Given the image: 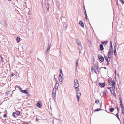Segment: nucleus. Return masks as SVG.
Listing matches in <instances>:
<instances>
[{
	"mask_svg": "<svg viewBox=\"0 0 124 124\" xmlns=\"http://www.w3.org/2000/svg\"><path fill=\"white\" fill-rule=\"evenodd\" d=\"M74 87L76 89V90L77 92H78L79 90V89L78 88L79 84H78V81L77 80L75 79L74 80Z\"/></svg>",
	"mask_w": 124,
	"mask_h": 124,
	"instance_id": "obj_1",
	"label": "nucleus"
},
{
	"mask_svg": "<svg viewBox=\"0 0 124 124\" xmlns=\"http://www.w3.org/2000/svg\"><path fill=\"white\" fill-rule=\"evenodd\" d=\"M91 70L92 74H93L94 73L97 74V72L99 73L98 68H94L93 66H92L91 68Z\"/></svg>",
	"mask_w": 124,
	"mask_h": 124,
	"instance_id": "obj_2",
	"label": "nucleus"
},
{
	"mask_svg": "<svg viewBox=\"0 0 124 124\" xmlns=\"http://www.w3.org/2000/svg\"><path fill=\"white\" fill-rule=\"evenodd\" d=\"M20 91L21 92L24 93L25 94H27L26 96L27 97H28L29 96V95H28L29 94V93L27 91V89H26L24 90H22V89L20 87L19 88Z\"/></svg>",
	"mask_w": 124,
	"mask_h": 124,
	"instance_id": "obj_3",
	"label": "nucleus"
},
{
	"mask_svg": "<svg viewBox=\"0 0 124 124\" xmlns=\"http://www.w3.org/2000/svg\"><path fill=\"white\" fill-rule=\"evenodd\" d=\"M58 81H57L56 82V83L55 84V85L54 88L53 90V92L54 91V92H56L57 89L58 88Z\"/></svg>",
	"mask_w": 124,
	"mask_h": 124,
	"instance_id": "obj_4",
	"label": "nucleus"
},
{
	"mask_svg": "<svg viewBox=\"0 0 124 124\" xmlns=\"http://www.w3.org/2000/svg\"><path fill=\"white\" fill-rule=\"evenodd\" d=\"M78 44L79 45L78 48L79 50V53H80L83 48L82 46V44L80 42V41H78Z\"/></svg>",
	"mask_w": 124,
	"mask_h": 124,
	"instance_id": "obj_5",
	"label": "nucleus"
},
{
	"mask_svg": "<svg viewBox=\"0 0 124 124\" xmlns=\"http://www.w3.org/2000/svg\"><path fill=\"white\" fill-rule=\"evenodd\" d=\"M109 84L110 85L112 86V87L114 88V89H115V84H116V83L114 80L112 81H110L109 82Z\"/></svg>",
	"mask_w": 124,
	"mask_h": 124,
	"instance_id": "obj_6",
	"label": "nucleus"
},
{
	"mask_svg": "<svg viewBox=\"0 0 124 124\" xmlns=\"http://www.w3.org/2000/svg\"><path fill=\"white\" fill-rule=\"evenodd\" d=\"M98 58L100 61L101 62H103L104 60V58L102 56L98 54Z\"/></svg>",
	"mask_w": 124,
	"mask_h": 124,
	"instance_id": "obj_7",
	"label": "nucleus"
},
{
	"mask_svg": "<svg viewBox=\"0 0 124 124\" xmlns=\"http://www.w3.org/2000/svg\"><path fill=\"white\" fill-rule=\"evenodd\" d=\"M99 85L101 87H103L105 86L106 84L105 82L103 83L99 82Z\"/></svg>",
	"mask_w": 124,
	"mask_h": 124,
	"instance_id": "obj_8",
	"label": "nucleus"
},
{
	"mask_svg": "<svg viewBox=\"0 0 124 124\" xmlns=\"http://www.w3.org/2000/svg\"><path fill=\"white\" fill-rule=\"evenodd\" d=\"M115 45L114 46V54L116 55V43H115Z\"/></svg>",
	"mask_w": 124,
	"mask_h": 124,
	"instance_id": "obj_9",
	"label": "nucleus"
},
{
	"mask_svg": "<svg viewBox=\"0 0 124 124\" xmlns=\"http://www.w3.org/2000/svg\"><path fill=\"white\" fill-rule=\"evenodd\" d=\"M36 105L39 108H40L42 106L41 102H39V101H38V102L36 104Z\"/></svg>",
	"mask_w": 124,
	"mask_h": 124,
	"instance_id": "obj_10",
	"label": "nucleus"
},
{
	"mask_svg": "<svg viewBox=\"0 0 124 124\" xmlns=\"http://www.w3.org/2000/svg\"><path fill=\"white\" fill-rule=\"evenodd\" d=\"M114 89H112L110 90V91L111 94H112L115 97L116 96V95L114 91Z\"/></svg>",
	"mask_w": 124,
	"mask_h": 124,
	"instance_id": "obj_11",
	"label": "nucleus"
},
{
	"mask_svg": "<svg viewBox=\"0 0 124 124\" xmlns=\"http://www.w3.org/2000/svg\"><path fill=\"white\" fill-rule=\"evenodd\" d=\"M79 24L81 27H84V24L83 21H80L79 23Z\"/></svg>",
	"mask_w": 124,
	"mask_h": 124,
	"instance_id": "obj_12",
	"label": "nucleus"
},
{
	"mask_svg": "<svg viewBox=\"0 0 124 124\" xmlns=\"http://www.w3.org/2000/svg\"><path fill=\"white\" fill-rule=\"evenodd\" d=\"M63 75H62V76L60 77H59V81L60 82H62V81L63 80Z\"/></svg>",
	"mask_w": 124,
	"mask_h": 124,
	"instance_id": "obj_13",
	"label": "nucleus"
},
{
	"mask_svg": "<svg viewBox=\"0 0 124 124\" xmlns=\"http://www.w3.org/2000/svg\"><path fill=\"white\" fill-rule=\"evenodd\" d=\"M108 42V41H102L101 42L102 44H103L104 45H106Z\"/></svg>",
	"mask_w": 124,
	"mask_h": 124,
	"instance_id": "obj_14",
	"label": "nucleus"
},
{
	"mask_svg": "<svg viewBox=\"0 0 124 124\" xmlns=\"http://www.w3.org/2000/svg\"><path fill=\"white\" fill-rule=\"evenodd\" d=\"M51 45L49 43L48 44L47 46V48L46 50V52H47V53H48V51L50 49V48L51 47Z\"/></svg>",
	"mask_w": 124,
	"mask_h": 124,
	"instance_id": "obj_15",
	"label": "nucleus"
},
{
	"mask_svg": "<svg viewBox=\"0 0 124 124\" xmlns=\"http://www.w3.org/2000/svg\"><path fill=\"white\" fill-rule=\"evenodd\" d=\"M99 46L101 50L102 51L104 49V47L102 44H100Z\"/></svg>",
	"mask_w": 124,
	"mask_h": 124,
	"instance_id": "obj_16",
	"label": "nucleus"
},
{
	"mask_svg": "<svg viewBox=\"0 0 124 124\" xmlns=\"http://www.w3.org/2000/svg\"><path fill=\"white\" fill-rule=\"evenodd\" d=\"M56 92H54H54H52V96L54 99L56 95Z\"/></svg>",
	"mask_w": 124,
	"mask_h": 124,
	"instance_id": "obj_17",
	"label": "nucleus"
},
{
	"mask_svg": "<svg viewBox=\"0 0 124 124\" xmlns=\"http://www.w3.org/2000/svg\"><path fill=\"white\" fill-rule=\"evenodd\" d=\"M113 50H111L109 49V51L108 52V54H113Z\"/></svg>",
	"mask_w": 124,
	"mask_h": 124,
	"instance_id": "obj_18",
	"label": "nucleus"
},
{
	"mask_svg": "<svg viewBox=\"0 0 124 124\" xmlns=\"http://www.w3.org/2000/svg\"><path fill=\"white\" fill-rule=\"evenodd\" d=\"M78 60H76V68H77L78 67Z\"/></svg>",
	"mask_w": 124,
	"mask_h": 124,
	"instance_id": "obj_19",
	"label": "nucleus"
},
{
	"mask_svg": "<svg viewBox=\"0 0 124 124\" xmlns=\"http://www.w3.org/2000/svg\"><path fill=\"white\" fill-rule=\"evenodd\" d=\"M114 110V108H109V111L111 112H112Z\"/></svg>",
	"mask_w": 124,
	"mask_h": 124,
	"instance_id": "obj_20",
	"label": "nucleus"
},
{
	"mask_svg": "<svg viewBox=\"0 0 124 124\" xmlns=\"http://www.w3.org/2000/svg\"><path fill=\"white\" fill-rule=\"evenodd\" d=\"M119 99L120 102V105H121V104H122V99L121 96L119 97Z\"/></svg>",
	"mask_w": 124,
	"mask_h": 124,
	"instance_id": "obj_21",
	"label": "nucleus"
},
{
	"mask_svg": "<svg viewBox=\"0 0 124 124\" xmlns=\"http://www.w3.org/2000/svg\"><path fill=\"white\" fill-rule=\"evenodd\" d=\"M15 113L17 115L19 116L20 115V112L18 111H16Z\"/></svg>",
	"mask_w": 124,
	"mask_h": 124,
	"instance_id": "obj_22",
	"label": "nucleus"
},
{
	"mask_svg": "<svg viewBox=\"0 0 124 124\" xmlns=\"http://www.w3.org/2000/svg\"><path fill=\"white\" fill-rule=\"evenodd\" d=\"M20 38L19 37H17V38H16V40L17 42H19L20 41Z\"/></svg>",
	"mask_w": 124,
	"mask_h": 124,
	"instance_id": "obj_23",
	"label": "nucleus"
},
{
	"mask_svg": "<svg viewBox=\"0 0 124 124\" xmlns=\"http://www.w3.org/2000/svg\"><path fill=\"white\" fill-rule=\"evenodd\" d=\"M46 6L47 8H49V3H47L46 4Z\"/></svg>",
	"mask_w": 124,
	"mask_h": 124,
	"instance_id": "obj_24",
	"label": "nucleus"
},
{
	"mask_svg": "<svg viewBox=\"0 0 124 124\" xmlns=\"http://www.w3.org/2000/svg\"><path fill=\"white\" fill-rule=\"evenodd\" d=\"M101 110V109L100 108H97V109H96L94 111L95 112H96V111H100Z\"/></svg>",
	"mask_w": 124,
	"mask_h": 124,
	"instance_id": "obj_25",
	"label": "nucleus"
},
{
	"mask_svg": "<svg viewBox=\"0 0 124 124\" xmlns=\"http://www.w3.org/2000/svg\"><path fill=\"white\" fill-rule=\"evenodd\" d=\"M16 114V113L15 112H13L12 113V116L13 117H14L15 118H16V116L15 115V114Z\"/></svg>",
	"mask_w": 124,
	"mask_h": 124,
	"instance_id": "obj_26",
	"label": "nucleus"
},
{
	"mask_svg": "<svg viewBox=\"0 0 124 124\" xmlns=\"http://www.w3.org/2000/svg\"><path fill=\"white\" fill-rule=\"evenodd\" d=\"M121 106V108L122 110L124 109V107L123 104L120 105Z\"/></svg>",
	"mask_w": 124,
	"mask_h": 124,
	"instance_id": "obj_27",
	"label": "nucleus"
},
{
	"mask_svg": "<svg viewBox=\"0 0 124 124\" xmlns=\"http://www.w3.org/2000/svg\"><path fill=\"white\" fill-rule=\"evenodd\" d=\"M119 112H118L116 115V116L117 117L118 119L120 120L119 118V115H118Z\"/></svg>",
	"mask_w": 124,
	"mask_h": 124,
	"instance_id": "obj_28",
	"label": "nucleus"
},
{
	"mask_svg": "<svg viewBox=\"0 0 124 124\" xmlns=\"http://www.w3.org/2000/svg\"><path fill=\"white\" fill-rule=\"evenodd\" d=\"M80 97V96L77 95V100L78 101H79V98Z\"/></svg>",
	"mask_w": 124,
	"mask_h": 124,
	"instance_id": "obj_29",
	"label": "nucleus"
},
{
	"mask_svg": "<svg viewBox=\"0 0 124 124\" xmlns=\"http://www.w3.org/2000/svg\"><path fill=\"white\" fill-rule=\"evenodd\" d=\"M104 57L105 59L106 60L107 62L109 61L107 57L106 56H105V55H104Z\"/></svg>",
	"mask_w": 124,
	"mask_h": 124,
	"instance_id": "obj_30",
	"label": "nucleus"
},
{
	"mask_svg": "<svg viewBox=\"0 0 124 124\" xmlns=\"http://www.w3.org/2000/svg\"><path fill=\"white\" fill-rule=\"evenodd\" d=\"M107 93V92L106 91H104L103 92V95L105 96H106Z\"/></svg>",
	"mask_w": 124,
	"mask_h": 124,
	"instance_id": "obj_31",
	"label": "nucleus"
},
{
	"mask_svg": "<svg viewBox=\"0 0 124 124\" xmlns=\"http://www.w3.org/2000/svg\"><path fill=\"white\" fill-rule=\"evenodd\" d=\"M9 93V91H8L5 92V94L7 95Z\"/></svg>",
	"mask_w": 124,
	"mask_h": 124,
	"instance_id": "obj_32",
	"label": "nucleus"
},
{
	"mask_svg": "<svg viewBox=\"0 0 124 124\" xmlns=\"http://www.w3.org/2000/svg\"><path fill=\"white\" fill-rule=\"evenodd\" d=\"M77 95H78L79 96H80L81 95V93L80 92H78L77 93Z\"/></svg>",
	"mask_w": 124,
	"mask_h": 124,
	"instance_id": "obj_33",
	"label": "nucleus"
},
{
	"mask_svg": "<svg viewBox=\"0 0 124 124\" xmlns=\"http://www.w3.org/2000/svg\"><path fill=\"white\" fill-rule=\"evenodd\" d=\"M60 73L62 75H63V74L62 73V71L61 69H60Z\"/></svg>",
	"mask_w": 124,
	"mask_h": 124,
	"instance_id": "obj_34",
	"label": "nucleus"
},
{
	"mask_svg": "<svg viewBox=\"0 0 124 124\" xmlns=\"http://www.w3.org/2000/svg\"><path fill=\"white\" fill-rule=\"evenodd\" d=\"M98 68V67L97 66V64H95L94 65V68Z\"/></svg>",
	"mask_w": 124,
	"mask_h": 124,
	"instance_id": "obj_35",
	"label": "nucleus"
},
{
	"mask_svg": "<svg viewBox=\"0 0 124 124\" xmlns=\"http://www.w3.org/2000/svg\"><path fill=\"white\" fill-rule=\"evenodd\" d=\"M111 55H112V54H108V58H111Z\"/></svg>",
	"mask_w": 124,
	"mask_h": 124,
	"instance_id": "obj_36",
	"label": "nucleus"
},
{
	"mask_svg": "<svg viewBox=\"0 0 124 124\" xmlns=\"http://www.w3.org/2000/svg\"><path fill=\"white\" fill-rule=\"evenodd\" d=\"M107 88H108L110 90H110H111L112 89H114V88H113L112 87H108Z\"/></svg>",
	"mask_w": 124,
	"mask_h": 124,
	"instance_id": "obj_37",
	"label": "nucleus"
},
{
	"mask_svg": "<svg viewBox=\"0 0 124 124\" xmlns=\"http://www.w3.org/2000/svg\"><path fill=\"white\" fill-rule=\"evenodd\" d=\"M97 102H99V100H96L95 101V103H97V104H98L97 103Z\"/></svg>",
	"mask_w": 124,
	"mask_h": 124,
	"instance_id": "obj_38",
	"label": "nucleus"
},
{
	"mask_svg": "<svg viewBox=\"0 0 124 124\" xmlns=\"http://www.w3.org/2000/svg\"><path fill=\"white\" fill-rule=\"evenodd\" d=\"M121 3L123 4H124V0H120Z\"/></svg>",
	"mask_w": 124,
	"mask_h": 124,
	"instance_id": "obj_39",
	"label": "nucleus"
},
{
	"mask_svg": "<svg viewBox=\"0 0 124 124\" xmlns=\"http://www.w3.org/2000/svg\"><path fill=\"white\" fill-rule=\"evenodd\" d=\"M110 48L109 49H111V50H113V46H112V45H110Z\"/></svg>",
	"mask_w": 124,
	"mask_h": 124,
	"instance_id": "obj_40",
	"label": "nucleus"
},
{
	"mask_svg": "<svg viewBox=\"0 0 124 124\" xmlns=\"http://www.w3.org/2000/svg\"><path fill=\"white\" fill-rule=\"evenodd\" d=\"M14 75V74L13 73H12L10 75V77H12Z\"/></svg>",
	"mask_w": 124,
	"mask_h": 124,
	"instance_id": "obj_41",
	"label": "nucleus"
},
{
	"mask_svg": "<svg viewBox=\"0 0 124 124\" xmlns=\"http://www.w3.org/2000/svg\"><path fill=\"white\" fill-rule=\"evenodd\" d=\"M116 108L117 110V111H118V112H119V108L118 106H116Z\"/></svg>",
	"mask_w": 124,
	"mask_h": 124,
	"instance_id": "obj_42",
	"label": "nucleus"
},
{
	"mask_svg": "<svg viewBox=\"0 0 124 124\" xmlns=\"http://www.w3.org/2000/svg\"><path fill=\"white\" fill-rule=\"evenodd\" d=\"M122 113L123 115H124V109L122 110Z\"/></svg>",
	"mask_w": 124,
	"mask_h": 124,
	"instance_id": "obj_43",
	"label": "nucleus"
},
{
	"mask_svg": "<svg viewBox=\"0 0 124 124\" xmlns=\"http://www.w3.org/2000/svg\"><path fill=\"white\" fill-rule=\"evenodd\" d=\"M75 40H76V41L77 42V43H78V41H79L78 40V39H76Z\"/></svg>",
	"mask_w": 124,
	"mask_h": 124,
	"instance_id": "obj_44",
	"label": "nucleus"
},
{
	"mask_svg": "<svg viewBox=\"0 0 124 124\" xmlns=\"http://www.w3.org/2000/svg\"><path fill=\"white\" fill-rule=\"evenodd\" d=\"M6 114H5L4 115H3V117L4 118L5 117H6Z\"/></svg>",
	"mask_w": 124,
	"mask_h": 124,
	"instance_id": "obj_45",
	"label": "nucleus"
},
{
	"mask_svg": "<svg viewBox=\"0 0 124 124\" xmlns=\"http://www.w3.org/2000/svg\"><path fill=\"white\" fill-rule=\"evenodd\" d=\"M107 65H108L109 64V61H107Z\"/></svg>",
	"mask_w": 124,
	"mask_h": 124,
	"instance_id": "obj_46",
	"label": "nucleus"
},
{
	"mask_svg": "<svg viewBox=\"0 0 124 124\" xmlns=\"http://www.w3.org/2000/svg\"><path fill=\"white\" fill-rule=\"evenodd\" d=\"M102 103L101 102V103L100 104V108H101V106H102Z\"/></svg>",
	"mask_w": 124,
	"mask_h": 124,
	"instance_id": "obj_47",
	"label": "nucleus"
},
{
	"mask_svg": "<svg viewBox=\"0 0 124 124\" xmlns=\"http://www.w3.org/2000/svg\"><path fill=\"white\" fill-rule=\"evenodd\" d=\"M61 74H61L60 73V74H59V77H60L62 76V75L61 76Z\"/></svg>",
	"mask_w": 124,
	"mask_h": 124,
	"instance_id": "obj_48",
	"label": "nucleus"
},
{
	"mask_svg": "<svg viewBox=\"0 0 124 124\" xmlns=\"http://www.w3.org/2000/svg\"><path fill=\"white\" fill-rule=\"evenodd\" d=\"M1 61L3 62V58L1 56Z\"/></svg>",
	"mask_w": 124,
	"mask_h": 124,
	"instance_id": "obj_49",
	"label": "nucleus"
},
{
	"mask_svg": "<svg viewBox=\"0 0 124 124\" xmlns=\"http://www.w3.org/2000/svg\"><path fill=\"white\" fill-rule=\"evenodd\" d=\"M85 17H86V16H87V14L86 13L85 14Z\"/></svg>",
	"mask_w": 124,
	"mask_h": 124,
	"instance_id": "obj_50",
	"label": "nucleus"
},
{
	"mask_svg": "<svg viewBox=\"0 0 124 124\" xmlns=\"http://www.w3.org/2000/svg\"><path fill=\"white\" fill-rule=\"evenodd\" d=\"M116 4H118V2L117 1H116Z\"/></svg>",
	"mask_w": 124,
	"mask_h": 124,
	"instance_id": "obj_51",
	"label": "nucleus"
},
{
	"mask_svg": "<svg viewBox=\"0 0 124 124\" xmlns=\"http://www.w3.org/2000/svg\"><path fill=\"white\" fill-rule=\"evenodd\" d=\"M84 11V14L86 13V10H85Z\"/></svg>",
	"mask_w": 124,
	"mask_h": 124,
	"instance_id": "obj_52",
	"label": "nucleus"
},
{
	"mask_svg": "<svg viewBox=\"0 0 124 124\" xmlns=\"http://www.w3.org/2000/svg\"><path fill=\"white\" fill-rule=\"evenodd\" d=\"M16 87L17 88H18L19 89L20 87L18 86H16Z\"/></svg>",
	"mask_w": 124,
	"mask_h": 124,
	"instance_id": "obj_53",
	"label": "nucleus"
},
{
	"mask_svg": "<svg viewBox=\"0 0 124 124\" xmlns=\"http://www.w3.org/2000/svg\"><path fill=\"white\" fill-rule=\"evenodd\" d=\"M36 121H38V118L37 117L36 118Z\"/></svg>",
	"mask_w": 124,
	"mask_h": 124,
	"instance_id": "obj_54",
	"label": "nucleus"
},
{
	"mask_svg": "<svg viewBox=\"0 0 124 124\" xmlns=\"http://www.w3.org/2000/svg\"><path fill=\"white\" fill-rule=\"evenodd\" d=\"M47 12H48V11H49V8H47Z\"/></svg>",
	"mask_w": 124,
	"mask_h": 124,
	"instance_id": "obj_55",
	"label": "nucleus"
},
{
	"mask_svg": "<svg viewBox=\"0 0 124 124\" xmlns=\"http://www.w3.org/2000/svg\"><path fill=\"white\" fill-rule=\"evenodd\" d=\"M116 73H115V78H116Z\"/></svg>",
	"mask_w": 124,
	"mask_h": 124,
	"instance_id": "obj_56",
	"label": "nucleus"
},
{
	"mask_svg": "<svg viewBox=\"0 0 124 124\" xmlns=\"http://www.w3.org/2000/svg\"><path fill=\"white\" fill-rule=\"evenodd\" d=\"M115 73H116V70H115Z\"/></svg>",
	"mask_w": 124,
	"mask_h": 124,
	"instance_id": "obj_57",
	"label": "nucleus"
},
{
	"mask_svg": "<svg viewBox=\"0 0 124 124\" xmlns=\"http://www.w3.org/2000/svg\"><path fill=\"white\" fill-rule=\"evenodd\" d=\"M84 10H85V8L84 6Z\"/></svg>",
	"mask_w": 124,
	"mask_h": 124,
	"instance_id": "obj_58",
	"label": "nucleus"
},
{
	"mask_svg": "<svg viewBox=\"0 0 124 124\" xmlns=\"http://www.w3.org/2000/svg\"><path fill=\"white\" fill-rule=\"evenodd\" d=\"M54 79H56V78H55V75H54Z\"/></svg>",
	"mask_w": 124,
	"mask_h": 124,
	"instance_id": "obj_59",
	"label": "nucleus"
},
{
	"mask_svg": "<svg viewBox=\"0 0 124 124\" xmlns=\"http://www.w3.org/2000/svg\"><path fill=\"white\" fill-rule=\"evenodd\" d=\"M104 68L105 69H106V68L105 67H104Z\"/></svg>",
	"mask_w": 124,
	"mask_h": 124,
	"instance_id": "obj_60",
	"label": "nucleus"
},
{
	"mask_svg": "<svg viewBox=\"0 0 124 124\" xmlns=\"http://www.w3.org/2000/svg\"><path fill=\"white\" fill-rule=\"evenodd\" d=\"M85 17L86 19H87V16H86V17Z\"/></svg>",
	"mask_w": 124,
	"mask_h": 124,
	"instance_id": "obj_61",
	"label": "nucleus"
},
{
	"mask_svg": "<svg viewBox=\"0 0 124 124\" xmlns=\"http://www.w3.org/2000/svg\"><path fill=\"white\" fill-rule=\"evenodd\" d=\"M112 45V42H111V43H110V45Z\"/></svg>",
	"mask_w": 124,
	"mask_h": 124,
	"instance_id": "obj_62",
	"label": "nucleus"
},
{
	"mask_svg": "<svg viewBox=\"0 0 124 124\" xmlns=\"http://www.w3.org/2000/svg\"><path fill=\"white\" fill-rule=\"evenodd\" d=\"M9 1H11V0H8Z\"/></svg>",
	"mask_w": 124,
	"mask_h": 124,
	"instance_id": "obj_63",
	"label": "nucleus"
},
{
	"mask_svg": "<svg viewBox=\"0 0 124 124\" xmlns=\"http://www.w3.org/2000/svg\"><path fill=\"white\" fill-rule=\"evenodd\" d=\"M123 124H124V121H123Z\"/></svg>",
	"mask_w": 124,
	"mask_h": 124,
	"instance_id": "obj_64",
	"label": "nucleus"
}]
</instances>
